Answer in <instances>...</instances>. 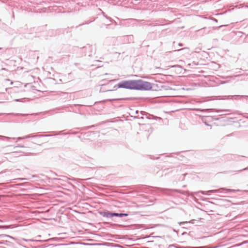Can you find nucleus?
Listing matches in <instances>:
<instances>
[{
  "mask_svg": "<svg viewBox=\"0 0 248 248\" xmlns=\"http://www.w3.org/2000/svg\"><path fill=\"white\" fill-rule=\"evenodd\" d=\"M139 85L143 87L151 88V85L147 82H143L140 84L139 82L135 80L123 81L118 84V87L120 88H124L130 89H136Z\"/></svg>",
  "mask_w": 248,
  "mask_h": 248,
  "instance_id": "1",
  "label": "nucleus"
},
{
  "mask_svg": "<svg viewBox=\"0 0 248 248\" xmlns=\"http://www.w3.org/2000/svg\"><path fill=\"white\" fill-rule=\"evenodd\" d=\"M128 214H118V213H108V215H107V217H112L113 216H116L119 217H122L124 216H127Z\"/></svg>",
  "mask_w": 248,
  "mask_h": 248,
  "instance_id": "2",
  "label": "nucleus"
},
{
  "mask_svg": "<svg viewBox=\"0 0 248 248\" xmlns=\"http://www.w3.org/2000/svg\"><path fill=\"white\" fill-rule=\"evenodd\" d=\"M9 227L7 226H0V228H4V229H7Z\"/></svg>",
  "mask_w": 248,
  "mask_h": 248,
  "instance_id": "3",
  "label": "nucleus"
},
{
  "mask_svg": "<svg viewBox=\"0 0 248 248\" xmlns=\"http://www.w3.org/2000/svg\"><path fill=\"white\" fill-rule=\"evenodd\" d=\"M152 74L153 75H155V74H156V73H154V72H152Z\"/></svg>",
  "mask_w": 248,
  "mask_h": 248,
  "instance_id": "4",
  "label": "nucleus"
}]
</instances>
